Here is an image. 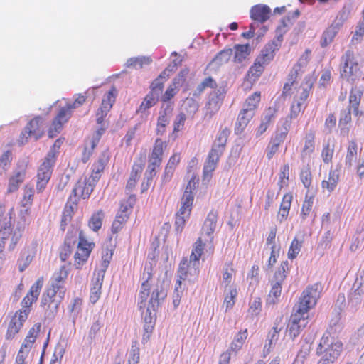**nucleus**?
<instances>
[{
  "mask_svg": "<svg viewBox=\"0 0 364 364\" xmlns=\"http://www.w3.org/2000/svg\"><path fill=\"white\" fill-rule=\"evenodd\" d=\"M154 270L151 263L144 265L141 276V285L138 294L137 306L144 319L143 341H147L154 328L158 309L167 296L161 284L153 282Z\"/></svg>",
  "mask_w": 364,
  "mask_h": 364,
  "instance_id": "f257e3e1",
  "label": "nucleus"
},
{
  "mask_svg": "<svg viewBox=\"0 0 364 364\" xmlns=\"http://www.w3.org/2000/svg\"><path fill=\"white\" fill-rule=\"evenodd\" d=\"M43 285V278L39 277L31 287L21 302V308L17 310L11 318L5 334L6 340L13 339L17 335L27 320Z\"/></svg>",
  "mask_w": 364,
  "mask_h": 364,
  "instance_id": "f03ea898",
  "label": "nucleus"
},
{
  "mask_svg": "<svg viewBox=\"0 0 364 364\" xmlns=\"http://www.w3.org/2000/svg\"><path fill=\"white\" fill-rule=\"evenodd\" d=\"M13 209L6 211L5 205H0V253L3 252L6 241L9 239V248L14 249L21 238L24 230L23 228L19 226L13 230Z\"/></svg>",
  "mask_w": 364,
  "mask_h": 364,
  "instance_id": "7ed1b4c3",
  "label": "nucleus"
},
{
  "mask_svg": "<svg viewBox=\"0 0 364 364\" xmlns=\"http://www.w3.org/2000/svg\"><path fill=\"white\" fill-rule=\"evenodd\" d=\"M198 181L197 176L193 174L185 188L181 200V205L176 215L175 224L177 230H182L190 218L194 200V191L198 186Z\"/></svg>",
  "mask_w": 364,
  "mask_h": 364,
  "instance_id": "20e7f679",
  "label": "nucleus"
},
{
  "mask_svg": "<svg viewBox=\"0 0 364 364\" xmlns=\"http://www.w3.org/2000/svg\"><path fill=\"white\" fill-rule=\"evenodd\" d=\"M322 291L323 286L321 283L316 282L307 286L294 308L309 314V311L316 306Z\"/></svg>",
  "mask_w": 364,
  "mask_h": 364,
  "instance_id": "39448f33",
  "label": "nucleus"
},
{
  "mask_svg": "<svg viewBox=\"0 0 364 364\" xmlns=\"http://www.w3.org/2000/svg\"><path fill=\"white\" fill-rule=\"evenodd\" d=\"M343 349V343L337 338L331 336L330 333H326L320 340L316 349V353L321 357L336 360Z\"/></svg>",
  "mask_w": 364,
  "mask_h": 364,
  "instance_id": "423d86ee",
  "label": "nucleus"
},
{
  "mask_svg": "<svg viewBox=\"0 0 364 364\" xmlns=\"http://www.w3.org/2000/svg\"><path fill=\"white\" fill-rule=\"evenodd\" d=\"M65 292L56 290L49 287L43 294L41 306L43 308L48 316H54L57 313L59 305L62 302Z\"/></svg>",
  "mask_w": 364,
  "mask_h": 364,
  "instance_id": "0eeeda50",
  "label": "nucleus"
},
{
  "mask_svg": "<svg viewBox=\"0 0 364 364\" xmlns=\"http://www.w3.org/2000/svg\"><path fill=\"white\" fill-rule=\"evenodd\" d=\"M44 134V120L42 117L36 116L31 119L24 127L18 138V144L21 145L26 144L28 141V138H33L35 141H37Z\"/></svg>",
  "mask_w": 364,
  "mask_h": 364,
  "instance_id": "6e6552de",
  "label": "nucleus"
},
{
  "mask_svg": "<svg viewBox=\"0 0 364 364\" xmlns=\"http://www.w3.org/2000/svg\"><path fill=\"white\" fill-rule=\"evenodd\" d=\"M95 245L93 242H89L82 230L79 232V241L77 250L74 255V267L81 269L87 263Z\"/></svg>",
  "mask_w": 364,
  "mask_h": 364,
  "instance_id": "1a4fd4ad",
  "label": "nucleus"
},
{
  "mask_svg": "<svg viewBox=\"0 0 364 364\" xmlns=\"http://www.w3.org/2000/svg\"><path fill=\"white\" fill-rule=\"evenodd\" d=\"M309 314H304L298 309H294L286 329V336L294 340L296 338L308 324Z\"/></svg>",
  "mask_w": 364,
  "mask_h": 364,
  "instance_id": "9d476101",
  "label": "nucleus"
},
{
  "mask_svg": "<svg viewBox=\"0 0 364 364\" xmlns=\"http://www.w3.org/2000/svg\"><path fill=\"white\" fill-rule=\"evenodd\" d=\"M90 179L80 178L73 188L69 200L75 207L80 199L89 198L92 193L96 182H91Z\"/></svg>",
  "mask_w": 364,
  "mask_h": 364,
  "instance_id": "9b49d317",
  "label": "nucleus"
},
{
  "mask_svg": "<svg viewBox=\"0 0 364 364\" xmlns=\"http://www.w3.org/2000/svg\"><path fill=\"white\" fill-rule=\"evenodd\" d=\"M199 266L196 263L188 260L186 257L183 258L179 264L177 270V280L188 281L190 283L194 282L199 275Z\"/></svg>",
  "mask_w": 364,
  "mask_h": 364,
  "instance_id": "f8f14e48",
  "label": "nucleus"
},
{
  "mask_svg": "<svg viewBox=\"0 0 364 364\" xmlns=\"http://www.w3.org/2000/svg\"><path fill=\"white\" fill-rule=\"evenodd\" d=\"M341 75L348 80L355 76L360 70L359 63L353 50H348L341 57Z\"/></svg>",
  "mask_w": 364,
  "mask_h": 364,
  "instance_id": "ddd939ff",
  "label": "nucleus"
},
{
  "mask_svg": "<svg viewBox=\"0 0 364 364\" xmlns=\"http://www.w3.org/2000/svg\"><path fill=\"white\" fill-rule=\"evenodd\" d=\"M227 90L225 87H220L209 94L205 105V115L211 118L220 109L226 96Z\"/></svg>",
  "mask_w": 364,
  "mask_h": 364,
  "instance_id": "4468645a",
  "label": "nucleus"
},
{
  "mask_svg": "<svg viewBox=\"0 0 364 364\" xmlns=\"http://www.w3.org/2000/svg\"><path fill=\"white\" fill-rule=\"evenodd\" d=\"M218 219V212L215 209H211L208 213L200 230V236H207L208 240L207 242L210 245V249L212 251L214 250L213 241L214 235L213 233L217 227V222Z\"/></svg>",
  "mask_w": 364,
  "mask_h": 364,
  "instance_id": "2eb2a0df",
  "label": "nucleus"
},
{
  "mask_svg": "<svg viewBox=\"0 0 364 364\" xmlns=\"http://www.w3.org/2000/svg\"><path fill=\"white\" fill-rule=\"evenodd\" d=\"M64 141V138L57 139L53 146L50 147L49 151L45 156L43 161L41 164L38 171L45 172L48 175H52L53 168L56 162L57 156L60 152V149Z\"/></svg>",
  "mask_w": 364,
  "mask_h": 364,
  "instance_id": "dca6fc26",
  "label": "nucleus"
},
{
  "mask_svg": "<svg viewBox=\"0 0 364 364\" xmlns=\"http://www.w3.org/2000/svg\"><path fill=\"white\" fill-rule=\"evenodd\" d=\"M117 95V90L114 86H112L104 95L102 103L96 113V121L97 124H100L104 122L108 112L112 108L113 104L116 100Z\"/></svg>",
  "mask_w": 364,
  "mask_h": 364,
  "instance_id": "f3484780",
  "label": "nucleus"
},
{
  "mask_svg": "<svg viewBox=\"0 0 364 364\" xmlns=\"http://www.w3.org/2000/svg\"><path fill=\"white\" fill-rule=\"evenodd\" d=\"M167 144L161 138H156L154 141L151 152L149 156L148 166L154 168H159L163 161L164 150Z\"/></svg>",
  "mask_w": 364,
  "mask_h": 364,
  "instance_id": "a211bd4d",
  "label": "nucleus"
},
{
  "mask_svg": "<svg viewBox=\"0 0 364 364\" xmlns=\"http://www.w3.org/2000/svg\"><path fill=\"white\" fill-rule=\"evenodd\" d=\"M38 252V245L32 242L26 245L21 252L17 260V266L20 272H23L31 263Z\"/></svg>",
  "mask_w": 364,
  "mask_h": 364,
  "instance_id": "6ab92c4d",
  "label": "nucleus"
},
{
  "mask_svg": "<svg viewBox=\"0 0 364 364\" xmlns=\"http://www.w3.org/2000/svg\"><path fill=\"white\" fill-rule=\"evenodd\" d=\"M70 117V113H69L67 109L61 107L57 115L53 119L48 129V137L54 138L56 136L63 130L64 124L68 122Z\"/></svg>",
  "mask_w": 364,
  "mask_h": 364,
  "instance_id": "aec40b11",
  "label": "nucleus"
},
{
  "mask_svg": "<svg viewBox=\"0 0 364 364\" xmlns=\"http://www.w3.org/2000/svg\"><path fill=\"white\" fill-rule=\"evenodd\" d=\"M220 156L221 155L217 154L215 149H210L209 151L203 169L202 181L203 183H208L210 181Z\"/></svg>",
  "mask_w": 364,
  "mask_h": 364,
  "instance_id": "412c9836",
  "label": "nucleus"
},
{
  "mask_svg": "<svg viewBox=\"0 0 364 364\" xmlns=\"http://www.w3.org/2000/svg\"><path fill=\"white\" fill-rule=\"evenodd\" d=\"M288 270V262L287 261L283 262L281 264L279 270L276 272L275 277L278 280L275 282L274 284L272 285L270 292L269 294V297L272 299V302H275L278 298L280 296L282 293V282L286 277L285 272Z\"/></svg>",
  "mask_w": 364,
  "mask_h": 364,
  "instance_id": "4be33fe9",
  "label": "nucleus"
},
{
  "mask_svg": "<svg viewBox=\"0 0 364 364\" xmlns=\"http://www.w3.org/2000/svg\"><path fill=\"white\" fill-rule=\"evenodd\" d=\"M187 69L182 70L178 73V76L175 77L171 85L166 89L162 96L161 100L163 102H168L171 100L178 92L179 87L183 84L186 80V76L188 74Z\"/></svg>",
  "mask_w": 364,
  "mask_h": 364,
  "instance_id": "5701e85b",
  "label": "nucleus"
},
{
  "mask_svg": "<svg viewBox=\"0 0 364 364\" xmlns=\"http://www.w3.org/2000/svg\"><path fill=\"white\" fill-rule=\"evenodd\" d=\"M109 161V154L107 151H103L92 165L90 178L93 182H97L101 178L102 173Z\"/></svg>",
  "mask_w": 364,
  "mask_h": 364,
  "instance_id": "b1692460",
  "label": "nucleus"
},
{
  "mask_svg": "<svg viewBox=\"0 0 364 364\" xmlns=\"http://www.w3.org/2000/svg\"><path fill=\"white\" fill-rule=\"evenodd\" d=\"M144 168V161L142 158L136 160L132 167L129 177L126 185V190L132 192L136 187L138 180Z\"/></svg>",
  "mask_w": 364,
  "mask_h": 364,
  "instance_id": "393cba45",
  "label": "nucleus"
},
{
  "mask_svg": "<svg viewBox=\"0 0 364 364\" xmlns=\"http://www.w3.org/2000/svg\"><path fill=\"white\" fill-rule=\"evenodd\" d=\"M279 45L274 41L267 43L257 55L255 60L264 68L273 60L275 52L279 50Z\"/></svg>",
  "mask_w": 364,
  "mask_h": 364,
  "instance_id": "a878e982",
  "label": "nucleus"
},
{
  "mask_svg": "<svg viewBox=\"0 0 364 364\" xmlns=\"http://www.w3.org/2000/svg\"><path fill=\"white\" fill-rule=\"evenodd\" d=\"M41 328V323H35L28 331L23 342L22 343L18 351L29 354L33 344L38 336Z\"/></svg>",
  "mask_w": 364,
  "mask_h": 364,
  "instance_id": "bb28decb",
  "label": "nucleus"
},
{
  "mask_svg": "<svg viewBox=\"0 0 364 364\" xmlns=\"http://www.w3.org/2000/svg\"><path fill=\"white\" fill-rule=\"evenodd\" d=\"M278 109L276 107H269L262 117L261 122L256 129V136L259 137L263 134L274 121Z\"/></svg>",
  "mask_w": 364,
  "mask_h": 364,
  "instance_id": "cd10ccee",
  "label": "nucleus"
},
{
  "mask_svg": "<svg viewBox=\"0 0 364 364\" xmlns=\"http://www.w3.org/2000/svg\"><path fill=\"white\" fill-rule=\"evenodd\" d=\"M255 115V113L242 108L240 111L235 122L234 128L235 134L236 135L242 134Z\"/></svg>",
  "mask_w": 364,
  "mask_h": 364,
  "instance_id": "c85d7f7f",
  "label": "nucleus"
},
{
  "mask_svg": "<svg viewBox=\"0 0 364 364\" xmlns=\"http://www.w3.org/2000/svg\"><path fill=\"white\" fill-rule=\"evenodd\" d=\"M68 274V268L65 265L61 266L60 268L53 274L50 287L55 289L56 290L65 292L66 289L64 284Z\"/></svg>",
  "mask_w": 364,
  "mask_h": 364,
  "instance_id": "c756f323",
  "label": "nucleus"
},
{
  "mask_svg": "<svg viewBox=\"0 0 364 364\" xmlns=\"http://www.w3.org/2000/svg\"><path fill=\"white\" fill-rule=\"evenodd\" d=\"M181 155L180 153H173L169 158L166 165L165 166L161 180L163 183H167L172 178L174 171L180 163Z\"/></svg>",
  "mask_w": 364,
  "mask_h": 364,
  "instance_id": "7c9ffc66",
  "label": "nucleus"
},
{
  "mask_svg": "<svg viewBox=\"0 0 364 364\" xmlns=\"http://www.w3.org/2000/svg\"><path fill=\"white\" fill-rule=\"evenodd\" d=\"M271 14V9L267 5L257 4L250 9V17L254 21L264 23L267 21Z\"/></svg>",
  "mask_w": 364,
  "mask_h": 364,
  "instance_id": "2f4dec72",
  "label": "nucleus"
},
{
  "mask_svg": "<svg viewBox=\"0 0 364 364\" xmlns=\"http://www.w3.org/2000/svg\"><path fill=\"white\" fill-rule=\"evenodd\" d=\"M358 155V144L355 139H352L348 143L346 153L344 158V165L347 168H350Z\"/></svg>",
  "mask_w": 364,
  "mask_h": 364,
  "instance_id": "473e14b6",
  "label": "nucleus"
},
{
  "mask_svg": "<svg viewBox=\"0 0 364 364\" xmlns=\"http://www.w3.org/2000/svg\"><path fill=\"white\" fill-rule=\"evenodd\" d=\"M292 200V193L288 192L283 196L278 210V219L280 222L284 221L287 219L291 206Z\"/></svg>",
  "mask_w": 364,
  "mask_h": 364,
  "instance_id": "72a5a7b5",
  "label": "nucleus"
},
{
  "mask_svg": "<svg viewBox=\"0 0 364 364\" xmlns=\"http://www.w3.org/2000/svg\"><path fill=\"white\" fill-rule=\"evenodd\" d=\"M300 72H303L301 69L293 66L287 76V82L284 83L282 95L284 97L290 96L292 94V87L296 84L298 75Z\"/></svg>",
  "mask_w": 364,
  "mask_h": 364,
  "instance_id": "f704fd0d",
  "label": "nucleus"
},
{
  "mask_svg": "<svg viewBox=\"0 0 364 364\" xmlns=\"http://www.w3.org/2000/svg\"><path fill=\"white\" fill-rule=\"evenodd\" d=\"M105 216V212L102 209L93 212L87 221L89 228L95 232H98L102 227Z\"/></svg>",
  "mask_w": 364,
  "mask_h": 364,
  "instance_id": "c9c22d12",
  "label": "nucleus"
},
{
  "mask_svg": "<svg viewBox=\"0 0 364 364\" xmlns=\"http://www.w3.org/2000/svg\"><path fill=\"white\" fill-rule=\"evenodd\" d=\"M103 279L104 276L98 274L96 278L93 279L92 281L90 294V301L92 304H95L100 298Z\"/></svg>",
  "mask_w": 364,
  "mask_h": 364,
  "instance_id": "e433bc0d",
  "label": "nucleus"
},
{
  "mask_svg": "<svg viewBox=\"0 0 364 364\" xmlns=\"http://www.w3.org/2000/svg\"><path fill=\"white\" fill-rule=\"evenodd\" d=\"M308 99H303L299 97H294L293 102L290 106L289 112V118L296 119L301 112H304L307 107Z\"/></svg>",
  "mask_w": 364,
  "mask_h": 364,
  "instance_id": "4c0bfd02",
  "label": "nucleus"
},
{
  "mask_svg": "<svg viewBox=\"0 0 364 364\" xmlns=\"http://www.w3.org/2000/svg\"><path fill=\"white\" fill-rule=\"evenodd\" d=\"M224 294L223 306H225L227 311L232 309L235 306L238 291L235 286H230L225 288Z\"/></svg>",
  "mask_w": 364,
  "mask_h": 364,
  "instance_id": "58836bf2",
  "label": "nucleus"
},
{
  "mask_svg": "<svg viewBox=\"0 0 364 364\" xmlns=\"http://www.w3.org/2000/svg\"><path fill=\"white\" fill-rule=\"evenodd\" d=\"M339 29V23H333L330 26H328L323 33L320 43L321 46L322 48H325L329 45L333 41Z\"/></svg>",
  "mask_w": 364,
  "mask_h": 364,
  "instance_id": "ea45409f",
  "label": "nucleus"
},
{
  "mask_svg": "<svg viewBox=\"0 0 364 364\" xmlns=\"http://www.w3.org/2000/svg\"><path fill=\"white\" fill-rule=\"evenodd\" d=\"M313 82L309 77H305L304 80L299 87L296 86V93L294 97L308 99L313 87Z\"/></svg>",
  "mask_w": 364,
  "mask_h": 364,
  "instance_id": "a19ab883",
  "label": "nucleus"
},
{
  "mask_svg": "<svg viewBox=\"0 0 364 364\" xmlns=\"http://www.w3.org/2000/svg\"><path fill=\"white\" fill-rule=\"evenodd\" d=\"M99 141V136L96 137L87 138L86 139L81 157V161L84 164L87 163L90 160L91 156L92 155L93 151L95 149Z\"/></svg>",
  "mask_w": 364,
  "mask_h": 364,
  "instance_id": "79ce46f5",
  "label": "nucleus"
},
{
  "mask_svg": "<svg viewBox=\"0 0 364 364\" xmlns=\"http://www.w3.org/2000/svg\"><path fill=\"white\" fill-rule=\"evenodd\" d=\"M315 193H310L309 191L305 194L304 200L302 203L300 216L302 220H305L311 213L314 203Z\"/></svg>",
  "mask_w": 364,
  "mask_h": 364,
  "instance_id": "37998d69",
  "label": "nucleus"
},
{
  "mask_svg": "<svg viewBox=\"0 0 364 364\" xmlns=\"http://www.w3.org/2000/svg\"><path fill=\"white\" fill-rule=\"evenodd\" d=\"M339 178L338 171L331 169L327 179H324L321 182L322 188L326 189L329 193L333 192L338 183Z\"/></svg>",
  "mask_w": 364,
  "mask_h": 364,
  "instance_id": "c03bdc74",
  "label": "nucleus"
},
{
  "mask_svg": "<svg viewBox=\"0 0 364 364\" xmlns=\"http://www.w3.org/2000/svg\"><path fill=\"white\" fill-rule=\"evenodd\" d=\"M229 134L230 130L228 128H225L223 130H221L218 133V135L215 139V142L213 145L211 149H215L217 154L222 155L225 146L226 145Z\"/></svg>",
  "mask_w": 364,
  "mask_h": 364,
  "instance_id": "a18cd8bd",
  "label": "nucleus"
},
{
  "mask_svg": "<svg viewBox=\"0 0 364 364\" xmlns=\"http://www.w3.org/2000/svg\"><path fill=\"white\" fill-rule=\"evenodd\" d=\"M205 245V242L203 240V237H199L193 246L189 260L200 264V259L203 254Z\"/></svg>",
  "mask_w": 364,
  "mask_h": 364,
  "instance_id": "49530a36",
  "label": "nucleus"
},
{
  "mask_svg": "<svg viewBox=\"0 0 364 364\" xmlns=\"http://www.w3.org/2000/svg\"><path fill=\"white\" fill-rule=\"evenodd\" d=\"M248 336L247 329L240 331L234 337L230 346V350L237 353L243 346Z\"/></svg>",
  "mask_w": 364,
  "mask_h": 364,
  "instance_id": "de8ad7c7",
  "label": "nucleus"
},
{
  "mask_svg": "<svg viewBox=\"0 0 364 364\" xmlns=\"http://www.w3.org/2000/svg\"><path fill=\"white\" fill-rule=\"evenodd\" d=\"M261 101V92L256 91L249 95L244 102L243 108L255 113Z\"/></svg>",
  "mask_w": 364,
  "mask_h": 364,
  "instance_id": "09e8293b",
  "label": "nucleus"
},
{
  "mask_svg": "<svg viewBox=\"0 0 364 364\" xmlns=\"http://www.w3.org/2000/svg\"><path fill=\"white\" fill-rule=\"evenodd\" d=\"M152 60L150 57L139 56L129 58L126 62L127 68L141 69L144 65H149Z\"/></svg>",
  "mask_w": 364,
  "mask_h": 364,
  "instance_id": "8fccbe9b",
  "label": "nucleus"
},
{
  "mask_svg": "<svg viewBox=\"0 0 364 364\" xmlns=\"http://www.w3.org/2000/svg\"><path fill=\"white\" fill-rule=\"evenodd\" d=\"M284 141V139L277 136L276 134L274 138L270 140L266 149V156L269 160L272 159L275 154L277 153L280 145Z\"/></svg>",
  "mask_w": 364,
  "mask_h": 364,
  "instance_id": "3c124183",
  "label": "nucleus"
},
{
  "mask_svg": "<svg viewBox=\"0 0 364 364\" xmlns=\"http://www.w3.org/2000/svg\"><path fill=\"white\" fill-rule=\"evenodd\" d=\"M235 274V269L233 267L232 262L225 264L223 271L222 282L225 285V288L230 287L231 283L233 282Z\"/></svg>",
  "mask_w": 364,
  "mask_h": 364,
  "instance_id": "603ef678",
  "label": "nucleus"
},
{
  "mask_svg": "<svg viewBox=\"0 0 364 364\" xmlns=\"http://www.w3.org/2000/svg\"><path fill=\"white\" fill-rule=\"evenodd\" d=\"M304 144L301 151L302 156H309L315 151V134L314 132L307 133L304 138Z\"/></svg>",
  "mask_w": 364,
  "mask_h": 364,
  "instance_id": "864d4df0",
  "label": "nucleus"
},
{
  "mask_svg": "<svg viewBox=\"0 0 364 364\" xmlns=\"http://www.w3.org/2000/svg\"><path fill=\"white\" fill-rule=\"evenodd\" d=\"M75 208L76 207L73 205L66 204L65 205L60 220V229L63 231H65L68 224L72 220Z\"/></svg>",
  "mask_w": 364,
  "mask_h": 364,
  "instance_id": "5fc2aeb1",
  "label": "nucleus"
},
{
  "mask_svg": "<svg viewBox=\"0 0 364 364\" xmlns=\"http://www.w3.org/2000/svg\"><path fill=\"white\" fill-rule=\"evenodd\" d=\"M158 97L154 92H149L146 95L144 100L138 108L137 113H144L149 108L154 106L158 102Z\"/></svg>",
  "mask_w": 364,
  "mask_h": 364,
  "instance_id": "6e6d98bb",
  "label": "nucleus"
},
{
  "mask_svg": "<svg viewBox=\"0 0 364 364\" xmlns=\"http://www.w3.org/2000/svg\"><path fill=\"white\" fill-rule=\"evenodd\" d=\"M129 217L127 215L117 213L111 226V231L113 234L119 233L125 226Z\"/></svg>",
  "mask_w": 364,
  "mask_h": 364,
  "instance_id": "4d7b16f0",
  "label": "nucleus"
},
{
  "mask_svg": "<svg viewBox=\"0 0 364 364\" xmlns=\"http://www.w3.org/2000/svg\"><path fill=\"white\" fill-rule=\"evenodd\" d=\"M156 174V169L147 166L143 181L141 183V193L148 191L151 186L153 179Z\"/></svg>",
  "mask_w": 364,
  "mask_h": 364,
  "instance_id": "13d9d810",
  "label": "nucleus"
},
{
  "mask_svg": "<svg viewBox=\"0 0 364 364\" xmlns=\"http://www.w3.org/2000/svg\"><path fill=\"white\" fill-rule=\"evenodd\" d=\"M234 61L237 63L242 62L250 53V48L249 45H235V47Z\"/></svg>",
  "mask_w": 364,
  "mask_h": 364,
  "instance_id": "bf43d9fd",
  "label": "nucleus"
},
{
  "mask_svg": "<svg viewBox=\"0 0 364 364\" xmlns=\"http://www.w3.org/2000/svg\"><path fill=\"white\" fill-rule=\"evenodd\" d=\"M136 200V196L133 194L130 195L127 200H124L121 202L119 210L117 213L127 215V216L129 217Z\"/></svg>",
  "mask_w": 364,
  "mask_h": 364,
  "instance_id": "052dcab7",
  "label": "nucleus"
},
{
  "mask_svg": "<svg viewBox=\"0 0 364 364\" xmlns=\"http://www.w3.org/2000/svg\"><path fill=\"white\" fill-rule=\"evenodd\" d=\"M169 124L168 113L166 109L159 112L157 119L156 132L158 135H163L166 132V127Z\"/></svg>",
  "mask_w": 364,
  "mask_h": 364,
  "instance_id": "680f3d73",
  "label": "nucleus"
},
{
  "mask_svg": "<svg viewBox=\"0 0 364 364\" xmlns=\"http://www.w3.org/2000/svg\"><path fill=\"white\" fill-rule=\"evenodd\" d=\"M289 165L284 164L280 168L279 173L278 186L279 189L287 187L289 181Z\"/></svg>",
  "mask_w": 364,
  "mask_h": 364,
  "instance_id": "e2e57ef3",
  "label": "nucleus"
},
{
  "mask_svg": "<svg viewBox=\"0 0 364 364\" xmlns=\"http://www.w3.org/2000/svg\"><path fill=\"white\" fill-rule=\"evenodd\" d=\"M265 68L255 60L254 63L250 68L247 77L251 81H256L263 73Z\"/></svg>",
  "mask_w": 364,
  "mask_h": 364,
  "instance_id": "0e129e2a",
  "label": "nucleus"
},
{
  "mask_svg": "<svg viewBox=\"0 0 364 364\" xmlns=\"http://www.w3.org/2000/svg\"><path fill=\"white\" fill-rule=\"evenodd\" d=\"M299 177L304 186L309 190L312 183V174L309 165L301 168Z\"/></svg>",
  "mask_w": 364,
  "mask_h": 364,
  "instance_id": "69168bd1",
  "label": "nucleus"
},
{
  "mask_svg": "<svg viewBox=\"0 0 364 364\" xmlns=\"http://www.w3.org/2000/svg\"><path fill=\"white\" fill-rule=\"evenodd\" d=\"M302 245L303 240L299 241L296 237L293 239L287 252V257L289 259H294L298 256Z\"/></svg>",
  "mask_w": 364,
  "mask_h": 364,
  "instance_id": "338daca9",
  "label": "nucleus"
},
{
  "mask_svg": "<svg viewBox=\"0 0 364 364\" xmlns=\"http://www.w3.org/2000/svg\"><path fill=\"white\" fill-rule=\"evenodd\" d=\"M139 347L137 341L132 342L127 364H139L140 359Z\"/></svg>",
  "mask_w": 364,
  "mask_h": 364,
  "instance_id": "774afa93",
  "label": "nucleus"
}]
</instances>
